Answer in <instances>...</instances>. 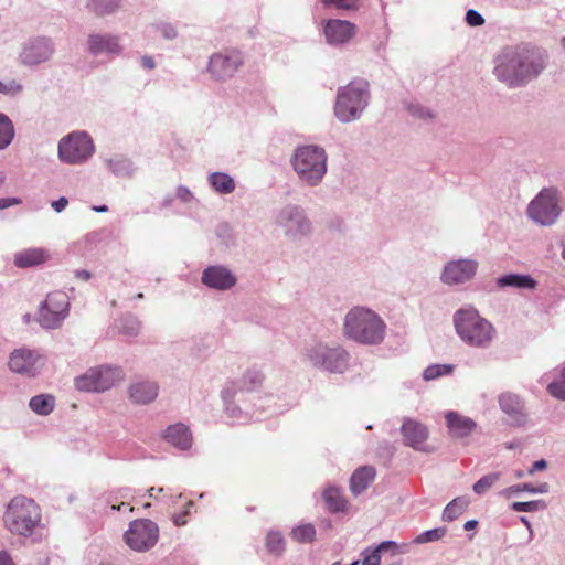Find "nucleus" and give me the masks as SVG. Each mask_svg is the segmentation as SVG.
I'll return each instance as SVG.
<instances>
[{
	"label": "nucleus",
	"mask_w": 565,
	"mask_h": 565,
	"mask_svg": "<svg viewBox=\"0 0 565 565\" xmlns=\"http://www.w3.org/2000/svg\"><path fill=\"white\" fill-rule=\"evenodd\" d=\"M124 537L131 550L136 552H146L157 544L159 527L149 519H138L130 522Z\"/></svg>",
	"instance_id": "f8f14e48"
},
{
	"label": "nucleus",
	"mask_w": 565,
	"mask_h": 565,
	"mask_svg": "<svg viewBox=\"0 0 565 565\" xmlns=\"http://www.w3.org/2000/svg\"><path fill=\"white\" fill-rule=\"evenodd\" d=\"M367 82L356 79L338 88L333 115L342 124L359 120L370 103Z\"/></svg>",
	"instance_id": "39448f33"
},
{
	"label": "nucleus",
	"mask_w": 565,
	"mask_h": 565,
	"mask_svg": "<svg viewBox=\"0 0 565 565\" xmlns=\"http://www.w3.org/2000/svg\"><path fill=\"white\" fill-rule=\"evenodd\" d=\"M49 259V252L41 247L25 248L14 254L13 263L18 268L41 265Z\"/></svg>",
	"instance_id": "a878e982"
},
{
	"label": "nucleus",
	"mask_w": 565,
	"mask_h": 565,
	"mask_svg": "<svg viewBox=\"0 0 565 565\" xmlns=\"http://www.w3.org/2000/svg\"><path fill=\"white\" fill-rule=\"evenodd\" d=\"M322 498L331 513L345 512L348 509V501L338 487L328 486L322 492Z\"/></svg>",
	"instance_id": "2f4dec72"
},
{
	"label": "nucleus",
	"mask_w": 565,
	"mask_h": 565,
	"mask_svg": "<svg viewBox=\"0 0 565 565\" xmlns=\"http://www.w3.org/2000/svg\"><path fill=\"white\" fill-rule=\"evenodd\" d=\"M22 92L23 85L15 79H9L7 82L0 81V94L14 97L20 95Z\"/></svg>",
	"instance_id": "8fccbe9b"
},
{
	"label": "nucleus",
	"mask_w": 565,
	"mask_h": 565,
	"mask_svg": "<svg viewBox=\"0 0 565 565\" xmlns=\"http://www.w3.org/2000/svg\"><path fill=\"white\" fill-rule=\"evenodd\" d=\"M546 461L545 460H537L533 463L532 468L529 470V473L532 475L537 470H543L546 468Z\"/></svg>",
	"instance_id": "0e129e2a"
},
{
	"label": "nucleus",
	"mask_w": 565,
	"mask_h": 565,
	"mask_svg": "<svg viewBox=\"0 0 565 565\" xmlns=\"http://www.w3.org/2000/svg\"><path fill=\"white\" fill-rule=\"evenodd\" d=\"M454 324L460 339L472 347H486L493 338L492 324L473 307L461 308L454 315Z\"/></svg>",
	"instance_id": "423d86ee"
},
{
	"label": "nucleus",
	"mask_w": 565,
	"mask_h": 565,
	"mask_svg": "<svg viewBox=\"0 0 565 565\" xmlns=\"http://www.w3.org/2000/svg\"><path fill=\"white\" fill-rule=\"evenodd\" d=\"M235 384L225 385L222 390V398L225 404V413L228 418L233 420L234 424H244L249 420L248 413L241 409L239 406L235 405L233 399L236 396Z\"/></svg>",
	"instance_id": "cd10ccee"
},
{
	"label": "nucleus",
	"mask_w": 565,
	"mask_h": 565,
	"mask_svg": "<svg viewBox=\"0 0 565 565\" xmlns=\"http://www.w3.org/2000/svg\"><path fill=\"white\" fill-rule=\"evenodd\" d=\"M326 43L333 47H342L356 34L358 26L348 20L327 19L322 22Z\"/></svg>",
	"instance_id": "dca6fc26"
},
{
	"label": "nucleus",
	"mask_w": 565,
	"mask_h": 565,
	"mask_svg": "<svg viewBox=\"0 0 565 565\" xmlns=\"http://www.w3.org/2000/svg\"><path fill=\"white\" fill-rule=\"evenodd\" d=\"M500 479L499 472H493L483 476L480 480H478L472 489L477 494L486 493L497 481Z\"/></svg>",
	"instance_id": "37998d69"
},
{
	"label": "nucleus",
	"mask_w": 565,
	"mask_h": 565,
	"mask_svg": "<svg viewBox=\"0 0 565 565\" xmlns=\"http://www.w3.org/2000/svg\"><path fill=\"white\" fill-rule=\"evenodd\" d=\"M159 394V386L150 380H139L128 386L130 401L137 405H147L152 403Z\"/></svg>",
	"instance_id": "412c9836"
},
{
	"label": "nucleus",
	"mask_w": 565,
	"mask_h": 565,
	"mask_svg": "<svg viewBox=\"0 0 565 565\" xmlns=\"http://www.w3.org/2000/svg\"><path fill=\"white\" fill-rule=\"evenodd\" d=\"M266 547L269 553L281 555L285 551V540L278 531H269L266 536Z\"/></svg>",
	"instance_id": "a19ab883"
},
{
	"label": "nucleus",
	"mask_w": 565,
	"mask_h": 565,
	"mask_svg": "<svg viewBox=\"0 0 565 565\" xmlns=\"http://www.w3.org/2000/svg\"><path fill=\"white\" fill-rule=\"evenodd\" d=\"M140 65L142 68L152 71L157 67V63L151 55H143L140 58Z\"/></svg>",
	"instance_id": "13d9d810"
},
{
	"label": "nucleus",
	"mask_w": 565,
	"mask_h": 565,
	"mask_svg": "<svg viewBox=\"0 0 565 565\" xmlns=\"http://www.w3.org/2000/svg\"><path fill=\"white\" fill-rule=\"evenodd\" d=\"M156 29L160 32L161 36L168 41H172L178 36V31L174 25L168 22H160L156 24Z\"/></svg>",
	"instance_id": "603ef678"
},
{
	"label": "nucleus",
	"mask_w": 565,
	"mask_h": 565,
	"mask_svg": "<svg viewBox=\"0 0 565 565\" xmlns=\"http://www.w3.org/2000/svg\"><path fill=\"white\" fill-rule=\"evenodd\" d=\"M404 108L407 113L414 118H422L424 116V110L418 103H414L411 100H404Z\"/></svg>",
	"instance_id": "6e6d98bb"
},
{
	"label": "nucleus",
	"mask_w": 565,
	"mask_h": 565,
	"mask_svg": "<svg viewBox=\"0 0 565 565\" xmlns=\"http://www.w3.org/2000/svg\"><path fill=\"white\" fill-rule=\"evenodd\" d=\"M478 522L476 520H470L465 523V530L470 531L477 526Z\"/></svg>",
	"instance_id": "338daca9"
},
{
	"label": "nucleus",
	"mask_w": 565,
	"mask_h": 565,
	"mask_svg": "<svg viewBox=\"0 0 565 565\" xmlns=\"http://www.w3.org/2000/svg\"><path fill=\"white\" fill-rule=\"evenodd\" d=\"M243 64L241 52L226 50L210 57L207 71L217 81H225L234 76Z\"/></svg>",
	"instance_id": "2eb2a0df"
},
{
	"label": "nucleus",
	"mask_w": 565,
	"mask_h": 565,
	"mask_svg": "<svg viewBox=\"0 0 565 565\" xmlns=\"http://www.w3.org/2000/svg\"><path fill=\"white\" fill-rule=\"evenodd\" d=\"M201 282L210 289L227 291L236 285L237 277L226 266L211 265L202 271Z\"/></svg>",
	"instance_id": "f3484780"
},
{
	"label": "nucleus",
	"mask_w": 565,
	"mask_h": 565,
	"mask_svg": "<svg viewBox=\"0 0 565 565\" xmlns=\"http://www.w3.org/2000/svg\"><path fill=\"white\" fill-rule=\"evenodd\" d=\"M290 536L299 543H311L316 537V529L307 523L292 529Z\"/></svg>",
	"instance_id": "58836bf2"
},
{
	"label": "nucleus",
	"mask_w": 565,
	"mask_h": 565,
	"mask_svg": "<svg viewBox=\"0 0 565 565\" xmlns=\"http://www.w3.org/2000/svg\"><path fill=\"white\" fill-rule=\"evenodd\" d=\"M95 212H98V213H105L108 211V206L107 205H94L92 207Z\"/></svg>",
	"instance_id": "774afa93"
},
{
	"label": "nucleus",
	"mask_w": 565,
	"mask_h": 565,
	"mask_svg": "<svg viewBox=\"0 0 565 565\" xmlns=\"http://www.w3.org/2000/svg\"><path fill=\"white\" fill-rule=\"evenodd\" d=\"M3 520L10 532L29 536L39 524L41 513L32 499L15 497L10 501Z\"/></svg>",
	"instance_id": "0eeeda50"
},
{
	"label": "nucleus",
	"mask_w": 565,
	"mask_h": 565,
	"mask_svg": "<svg viewBox=\"0 0 565 565\" xmlns=\"http://www.w3.org/2000/svg\"><path fill=\"white\" fill-rule=\"evenodd\" d=\"M501 409L509 415L512 425H522L525 423L523 405L519 396L512 393H503L499 397Z\"/></svg>",
	"instance_id": "b1692460"
},
{
	"label": "nucleus",
	"mask_w": 565,
	"mask_h": 565,
	"mask_svg": "<svg viewBox=\"0 0 565 565\" xmlns=\"http://www.w3.org/2000/svg\"><path fill=\"white\" fill-rule=\"evenodd\" d=\"M547 392L558 399H565V367L562 369L559 379L547 385Z\"/></svg>",
	"instance_id": "de8ad7c7"
},
{
	"label": "nucleus",
	"mask_w": 565,
	"mask_h": 565,
	"mask_svg": "<svg viewBox=\"0 0 565 565\" xmlns=\"http://www.w3.org/2000/svg\"><path fill=\"white\" fill-rule=\"evenodd\" d=\"M87 51L94 55H120L124 51L120 35L113 33H92L87 38Z\"/></svg>",
	"instance_id": "a211bd4d"
},
{
	"label": "nucleus",
	"mask_w": 565,
	"mask_h": 565,
	"mask_svg": "<svg viewBox=\"0 0 565 565\" xmlns=\"http://www.w3.org/2000/svg\"><path fill=\"white\" fill-rule=\"evenodd\" d=\"M29 407L38 415L46 416L55 407V398L50 394H40L33 396L29 402Z\"/></svg>",
	"instance_id": "72a5a7b5"
},
{
	"label": "nucleus",
	"mask_w": 565,
	"mask_h": 565,
	"mask_svg": "<svg viewBox=\"0 0 565 565\" xmlns=\"http://www.w3.org/2000/svg\"><path fill=\"white\" fill-rule=\"evenodd\" d=\"M275 224L287 238L292 241L306 237L312 231L311 222L305 209L295 203H288L277 211Z\"/></svg>",
	"instance_id": "9d476101"
},
{
	"label": "nucleus",
	"mask_w": 565,
	"mask_h": 565,
	"mask_svg": "<svg viewBox=\"0 0 565 565\" xmlns=\"http://www.w3.org/2000/svg\"><path fill=\"white\" fill-rule=\"evenodd\" d=\"M175 196L182 203L188 204V205L196 202V199H195L193 192L185 185H179L175 189Z\"/></svg>",
	"instance_id": "864d4df0"
},
{
	"label": "nucleus",
	"mask_w": 565,
	"mask_h": 565,
	"mask_svg": "<svg viewBox=\"0 0 565 565\" xmlns=\"http://www.w3.org/2000/svg\"><path fill=\"white\" fill-rule=\"evenodd\" d=\"M193 505H194L193 501H188L184 510L182 512L173 515L172 520L177 526H182V525L186 524V522H188L186 518H188V515H190L191 509L193 508Z\"/></svg>",
	"instance_id": "5fc2aeb1"
},
{
	"label": "nucleus",
	"mask_w": 565,
	"mask_h": 565,
	"mask_svg": "<svg viewBox=\"0 0 565 565\" xmlns=\"http://www.w3.org/2000/svg\"><path fill=\"white\" fill-rule=\"evenodd\" d=\"M511 508L516 512H532L544 508V503L542 501L513 502Z\"/></svg>",
	"instance_id": "3c124183"
},
{
	"label": "nucleus",
	"mask_w": 565,
	"mask_h": 565,
	"mask_svg": "<svg viewBox=\"0 0 565 565\" xmlns=\"http://www.w3.org/2000/svg\"><path fill=\"white\" fill-rule=\"evenodd\" d=\"M529 216L541 225H551L561 213L557 192L553 189L542 190L530 203Z\"/></svg>",
	"instance_id": "ddd939ff"
},
{
	"label": "nucleus",
	"mask_w": 565,
	"mask_h": 565,
	"mask_svg": "<svg viewBox=\"0 0 565 565\" xmlns=\"http://www.w3.org/2000/svg\"><path fill=\"white\" fill-rule=\"evenodd\" d=\"M265 376L258 369H248L239 380L228 382L226 385L235 384V392H254L262 387Z\"/></svg>",
	"instance_id": "c85d7f7f"
},
{
	"label": "nucleus",
	"mask_w": 565,
	"mask_h": 565,
	"mask_svg": "<svg viewBox=\"0 0 565 565\" xmlns=\"http://www.w3.org/2000/svg\"><path fill=\"white\" fill-rule=\"evenodd\" d=\"M56 52L52 38L36 35L29 38L21 46L19 62L26 67H36L51 61Z\"/></svg>",
	"instance_id": "9b49d317"
},
{
	"label": "nucleus",
	"mask_w": 565,
	"mask_h": 565,
	"mask_svg": "<svg viewBox=\"0 0 565 565\" xmlns=\"http://www.w3.org/2000/svg\"><path fill=\"white\" fill-rule=\"evenodd\" d=\"M500 286H512L516 288L533 289L536 285L535 280L524 275H507L498 280Z\"/></svg>",
	"instance_id": "4c0bfd02"
},
{
	"label": "nucleus",
	"mask_w": 565,
	"mask_h": 565,
	"mask_svg": "<svg viewBox=\"0 0 565 565\" xmlns=\"http://www.w3.org/2000/svg\"><path fill=\"white\" fill-rule=\"evenodd\" d=\"M0 565H13L11 558L7 553L0 554Z\"/></svg>",
	"instance_id": "69168bd1"
},
{
	"label": "nucleus",
	"mask_w": 565,
	"mask_h": 565,
	"mask_svg": "<svg viewBox=\"0 0 565 565\" xmlns=\"http://www.w3.org/2000/svg\"><path fill=\"white\" fill-rule=\"evenodd\" d=\"M162 437L168 444L180 450H189L193 445L192 433L190 428L182 423L168 426Z\"/></svg>",
	"instance_id": "4be33fe9"
},
{
	"label": "nucleus",
	"mask_w": 565,
	"mask_h": 565,
	"mask_svg": "<svg viewBox=\"0 0 565 565\" xmlns=\"http://www.w3.org/2000/svg\"><path fill=\"white\" fill-rule=\"evenodd\" d=\"M445 420L448 434L454 439L466 438L477 428V424L473 419L457 412H447L445 414Z\"/></svg>",
	"instance_id": "aec40b11"
},
{
	"label": "nucleus",
	"mask_w": 565,
	"mask_h": 565,
	"mask_svg": "<svg viewBox=\"0 0 565 565\" xmlns=\"http://www.w3.org/2000/svg\"><path fill=\"white\" fill-rule=\"evenodd\" d=\"M43 365L42 354L38 350L24 347L14 349L8 360V367L11 372L26 377H35Z\"/></svg>",
	"instance_id": "4468645a"
},
{
	"label": "nucleus",
	"mask_w": 565,
	"mask_h": 565,
	"mask_svg": "<svg viewBox=\"0 0 565 565\" xmlns=\"http://www.w3.org/2000/svg\"><path fill=\"white\" fill-rule=\"evenodd\" d=\"M386 329L387 326L383 318L364 306L351 308L343 319V335L364 345L382 343L386 335Z\"/></svg>",
	"instance_id": "f257e3e1"
},
{
	"label": "nucleus",
	"mask_w": 565,
	"mask_h": 565,
	"mask_svg": "<svg viewBox=\"0 0 565 565\" xmlns=\"http://www.w3.org/2000/svg\"><path fill=\"white\" fill-rule=\"evenodd\" d=\"M455 365L452 364H433L426 367V381L435 380L452 373Z\"/></svg>",
	"instance_id": "c03bdc74"
},
{
	"label": "nucleus",
	"mask_w": 565,
	"mask_h": 565,
	"mask_svg": "<svg viewBox=\"0 0 565 565\" xmlns=\"http://www.w3.org/2000/svg\"><path fill=\"white\" fill-rule=\"evenodd\" d=\"M67 204L68 200L65 196H61L58 200L53 201L51 206L56 213H61L66 209Z\"/></svg>",
	"instance_id": "bf43d9fd"
},
{
	"label": "nucleus",
	"mask_w": 565,
	"mask_h": 565,
	"mask_svg": "<svg viewBox=\"0 0 565 565\" xmlns=\"http://www.w3.org/2000/svg\"><path fill=\"white\" fill-rule=\"evenodd\" d=\"M20 200L17 198H0V210L8 209L13 205L20 204Z\"/></svg>",
	"instance_id": "680f3d73"
},
{
	"label": "nucleus",
	"mask_w": 565,
	"mask_h": 565,
	"mask_svg": "<svg viewBox=\"0 0 565 565\" xmlns=\"http://www.w3.org/2000/svg\"><path fill=\"white\" fill-rule=\"evenodd\" d=\"M477 267L471 259L452 260L445 266L441 278L448 285L462 284L475 276Z\"/></svg>",
	"instance_id": "6ab92c4d"
},
{
	"label": "nucleus",
	"mask_w": 565,
	"mask_h": 565,
	"mask_svg": "<svg viewBox=\"0 0 565 565\" xmlns=\"http://www.w3.org/2000/svg\"><path fill=\"white\" fill-rule=\"evenodd\" d=\"M536 55L529 50H508L500 56L494 72L499 79L509 86H518L536 76L543 65Z\"/></svg>",
	"instance_id": "f03ea898"
},
{
	"label": "nucleus",
	"mask_w": 565,
	"mask_h": 565,
	"mask_svg": "<svg viewBox=\"0 0 565 565\" xmlns=\"http://www.w3.org/2000/svg\"><path fill=\"white\" fill-rule=\"evenodd\" d=\"M466 21L471 26H480L484 23L482 15L472 9L467 11Z\"/></svg>",
	"instance_id": "4d7b16f0"
},
{
	"label": "nucleus",
	"mask_w": 565,
	"mask_h": 565,
	"mask_svg": "<svg viewBox=\"0 0 565 565\" xmlns=\"http://www.w3.org/2000/svg\"><path fill=\"white\" fill-rule=\"evenodd\" d=\"M42 303L50 306V308L54 310L55 315L62 317V320H65L68 315L70 300L67 295L62 291H54L49 294Z\"/></svg>",
	"instance_id": "473e14b6"
},
{
	"label": "nucleus",
	"mask_w": 565,
	"mask_h": 565,
	"mask_svg": "<svg viewBox=\"0 0 565 565\" xmlns=\"http://www.w3.org/2000/svg\"><path fill=\"white\" fill-rule=\"evenodd\" d=\"M105 168L118 178H131L136 167L131 159L122 154H114L103 159Z\"/></svg>",
	"instance_id": "bb28decb"
},
{
	"label": "nucleus",
	"mask_w": 565,
	"mask_h": 565,
	"mask_svg": "<svg viewBox=\"0 0 565 565\" xmlns=\"http://www.w3.org/2000/svg\"><path fill=\"white\" fill-rule=\"evenodd\" d=\"M323 7L337 10L354 11L359 9V0H321Z\"/></svg>",
	"instance_id": "09e8293b"
},
{
	"label": "nucleus",
	"mask_w": 565,
	"mask_h": 565,
	"mask_svg": "<svg viewBox=\"0 0 565 565\" xmlns=\"http://www.w3.org/2000/svg\"><path fill=\"white\" fill-rule=\"evenodd\" d=\"M469 501L466 498H456L444 510V519L452 521L467 509Z\"/></svg>",
	"instance_id": "ea45409f"
},
{
	"label": "nucleus",
	"mask_w": 565,
	"mask_h": 565,
	"mask_svg": "<svg viewBox=\"0 0 565 565\" xmlns=\"http://www.w3.org/2000/svg\"><path fill=\"white\" fill-rule=\"evenodd\" d=\"M38 321L44 329H57L61 327L62 317L54 313V310L50 308V306H45L41 302L39 307V317Z\"/></svg>",
	"instance_id": "f704fd0d"
},
{
	"label": "nucleus",
	"mask_w": 565,
	"mask_h": 565,
	"mask_svg": "<svg viewBox=\"0 0 565 565\" xmlns=\"http://www.w3.org/2000/svg\"><path fill=\"white\" fill-rule=\"evenodd\" d=\"M96 152L93 137L86 130H74L65 135L57 143V158L67 166H83Z\"/></svg>",
	"instance_id": "6e6552de"
},
{
	"label": "nucleus",
	"mask_w": 565,
	"mask_h": 565,
	"mask_svg": "<svg viewBox=\"0 0 565 565\" xmlns=\"http://www.w3.org/2000/svg\"><path fill=\"white\" fill-rule=\"evenodd\" d=\"M15 137L13 121L3 113H0V151L7 149Z\"/></svg>",
	"instance_id": "c9c22d12"
},
{
	"label": "nucleus",
	"mask_w": 565,
	"mask_h": 565,
	"mask_svg": "<svg viewBox=\"0 0 565 565\" xmlns=\"http://www.w3.org/2000/svg\"><path fill=\"white\" fill-rule=\"evenodd\" d=\"M444 534H445L444 529L426 531V542L437 541V540L441 539L444 536Z\"/></svg>",
	"instance_id": "052dcab7"
},
{
	"label": "nucleus",
	"mask_w": 565,
	"mask_h": 565,
	"mask_svg": "<svg viewBox=\"0 0 565 565\" xmlns=\"http://www.w3.org/2000/svg\"><path fill=\"white\" fill-rule=\"evenodd\" d=\"M134 494H135V490L131 488L125 487V488L118 489L116 492H114L111 494L113 498L110 500L117 501L120 499L122 501L120 504L113 503L111 510L120 511L122 508L127 507V503L125 502V500H129V499L134 498Z\"/></svg>",
	"instance_id": "a18cd8bd"
},
{
	"label": "nucleus",
	"mask_w": 565,
	"mask_h": 565,
	"mask_svg": "<svg viewBox=\"0 0 565 565\" xmlns=\"http://www.w3.org/2000/svg\"><path fill=\"white\" fill-rule=\"evenodd\" d=\"M375 478V469L371 466H363L356 469L350 479V490L354 495L364 492Z\"/></svg>",
	"instance_id": "c756f323"
},
{
	"label": "nucleus",
	"mask_w": 565,
	"mask_h": 565,
	"mask_svg": "<svg viewBox=\"0 0 565 565\" xmlns=\"http://www.w3.org/2000/svg\"><path fill=\"white\" fill-rule=\"evenodd\" d=\"M120 7V0H88L87 8L95 14L103 17L115 13Z\"/></svg>",
	"instance_id": "e433bc0d"
},
{
	"label": "nucleus",
	"mask_w": 565,
	"mask_h": 565,
	"mask_svg": "<svg viewBox=\"0 0 565 565\" xmlns=\"http://www.w3.org/2000/svg\"><path fill=\"white\" fill-rule=\"evenodd\" d=\"M328 154L317 145L297 147L290 158V164L299 182L309 188L322 183L328 171Z\"/></svg>",
	"instance_id": "7ed1b4c3"
},
{
	"label": "nucleus",
	"mask_w": 565,
	"mask_h": 565,
	"mask_svg": "<svg viewBox=\"0 0 565 565\" xmlns=\"http://www.w3.org/2000/svg\"><path fill=\"white\" fill-rule=\"evenodd\" d=\"M522 491H526V492H531V493H544L547 491V484L544 483L540 487H534L530 483L516 484V486L507 488L502 493L505 497H509L512 493L522 492Z\"/></svg>",
	"instance_id": "49530a36"
},
{
	"label": "nucleus",
	"mask_w": 565,
	"mask_h": 565,
	"mask_svg": "<svg viewBox=\"0 0 565 565\" xmlns=\"http://www.w3.org/2000/svg\"><path fill=\"white\" fill-rule=\"evenodd\" d=\"M125 373L120 366L103 364L88 369L75 377L74 384L78 391L102 393L121 382Z\"/></svg>",
	"instance_id": "1a4fd4ad"
},
{
	"label": "nucleus",
	"mask_w": 565,
	"mask_h": 565,
	"mask_svg": "<svg viewBox=\"0 0 565 565\" xmlns=\"http://www.w3.org/2000/svg\"><path fill=\"white\" fill-rule=\"evenodd\" d=\"M302 356L313 369L331 374H343L349 369L350 353L338 343L308 342L303 347Z\"/></svg>",
	"instance_id": "20e7f679"
},
{
	"label": "nucleus",
	"mask_w": 565,
	"mask_h": 565,
	"mask_svg": "<svg viewBox=\"0 0 565 565\" xmlns=\"http://www.w3.org/2000/svg\"><path fill=\"white\" fill-rule=\"evenodd\" d=\"M403 443L415 450H424V426L420 422L405 418L401 427Z\"/></svg>",
	"instance_id": "5701e85b"
},
{
	"label": "nucleus",
	"mask_w": 565,
	"mask_h": 565,
	"mask_svg": "<svg viewBox=\"0 0 565 565\" xmlns=\"http://www.w3.org/2000/svg\"><path fill=\"white\" fill-rule=\"evenodd\" d=\"M140 331V322L134 316H127L120 321V332L127 337H136Z\"/></svg>",
	"instance_id": "79ce46f5"
},
{
	"label": "nucleus",
	"mask_w": 565,
	"mask_h": 565,
	"mask_svg": "<svg viewBox=\"0 0 565 565\" xmlns=\"http://www.w3.org/2000/svg\"><path fill=\"white\" fill-rule=\"evenodd\" d=\"M74 275L77 279H81L84 281L89 280V278L92 277L90 273L85 269H77V270H75Z\"/></svg>",
	"instance_id": "e2e57ef3"
},
{
	"label": "nucleus",
	"mask_w": 565,
	"mask_h": 565,
	"mask_svg": "<svg viewBox=\"0 0 565 565\" xmlns=\"http://www.w3.org/2000/svg\"><path fill=\"white\" fill-rule=\"evenodd\" d=\"M210 188L220 195H227L235 191V180L225 172H211L207 175Z\"/></svg>",
	"instance_id": "7c9ffc66"
},
{
	"label": "nucleus",
	"mask_w": 565,
	"mask_h": 565,
	"mask_svg": "<svg viewBox=\"0 0 565 565\" xmlns=\"http://www.w3.org/2000/svg\"><path fill=\"white\" fill-rule=\"evenodd\" d=\"M402 553L401 547L394 541H383L374 548H365L362 552V565H380L381 556L390 554L391 556Z\"/></svg>",
	"instance_id": "393cba45"
}]
</instances>
